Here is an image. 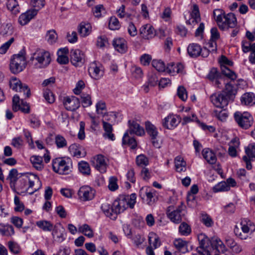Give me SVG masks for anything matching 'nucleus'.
<instances>
[{
  "instance_id": "0eeeda50",
  "label": "nucleus",
  "mask_w": 255,
  "mask_h": 255,
  "mask_svg": "<svg viewBox=\"0 0 255 255\" xmlns=\"http://www.w3.org/2000/svg\"><path fill=\"white\" fill-rule=\"evenodd\" d=\"M27 65L25 52L20 51L18 54L13 55L9 64L10 70L13 74H17L22 71Z\"/></svg>"
},
{
  "instance_id": "4468645a",
  "label": "nucleus",
  "mask_w": 255,
  "mask_h": 255,
  "mask_svg": "<svg viewBox=\"0 0 255 255\" xmlns=\"http://www.w3.org/2000/svg\"><path fill=\"white\" fill-rule=\"evenodd\" d=\"M181 122L180 117L177 115L169 114L162 121V126L168 129L172 130L176 128Z\"/></svg>"
},
{
  "instance_id": "58836bf2",
  "label": "nucleus",
  "mask_w": 255,
  "mask_h": 255,
  "mask_svg": "<svg viewBox=\"0 0 255 255\" xmlns=\"http://www.w3.org/2000/svg\"><path fill=\"white\" fill-rule=\"evenodd\" d=\"M7 8L13 14H17L20 11V6L16 0H8L6 2Z\"/></svg>"
},
{
  "instance_id": "864d4df0",
  "label": "nucleus",
  "mask_w": 255,
  "mask_h": 255,
  "mask_svg": "<svg viewBox=\"0 0 255 255\" xmlns=\"http://www.w3.org/2000/svg\"><path fill=\"white\" fill-rule=\"evenodd\" d=\"M178 232L181 236H187L191 233V228L187 223L182 222L178 227Z\"/></svg>"
},
{
  "instance_id": "5fc2aeb1",
  "label": "nucleus",
  "mask_w": 255,
  "mask_h": 255,
  "mask_svg": "<svg viewBox=\"0 0 255 255\" xmlns=\"http://www.w3.org/2000/svg\"><path fill=\"white\" fill-rule=\"evenodd\" d=\"M174 245L175 247L179 251L183 253L187 250V242L182 239H176L174 241Z\"/></svg>"
},
{
  "instance_id": "7ed1b4c3",
  "label": "nucleus",
  "mask_w": 255,
  "mask_h": 255,
  "mask_svg": "<svg viewBox=\"0 0 255 255\" xmlns=\"http://www.w3.org/2000/svg\"><path fill=\"white\" fill-rule=\"evenodd\" d=\"M52 164L53 171L61 175L69 174L72 171V160L71 158L67 156L53 159Z\"/></svg>"
},
{
  "instance_id": "6e6552de",
  "label": "nucleus",
  "mask_w": 255,
  "mask_h": 255,
  "mask_svg": "<svg viewBox=\"0 0 255 255\" xmlns=\"http://www.w3.org/2000/svg\"><path fill=\"white\" fill-rule=\"evenodd\" d=\"M234 117L238 125L243 128H249L253 123V117L248 112L237 111L234 113Z\"/></svg>"
},
{
  "instance_id": "5701e85b",
  "label": "nucleus",
  "mask_w": 255,
  "mask_h": 255,
  "mask_svg": "<svg viewBox=\"0 0 255 255\" xmlns=\"http://www.w3.org/2000/svg\"><path fill=\"white\" fill-rule=\"evenodd\" d=\"M156 191L147 187H142L139 192V196L143 198L145 195L146 197V202L148 205H152L155 202L154 195Z\"/></svg>"
},
{
  "instance_id": "a18cd8bd",
  "label": "nucleus",
  "mask_w": 255,
  "mask_h": 255,
  "mask_svg": "<svg viewBox=\"0 0 255 255\" xmlns=\"http://www.w3.org/2000/svg\"><path fill=\"white\" fill-rule=\"evenodd\" d=\"M212 245L214 246L216 250L219 253H224L227 251L225 245L219 238H213L211 243Z\"/></svg>"
},
{
  "instance_id": "412c9836",
  "label": "nucleus",
  "mask_w": 255,
  "mask_h": 255,
  "mask_svg": "<svg viewBox=\"0 0 255 255\" xmlns=\"http://www.w3.org/2000/svg\"><path fill=\"white\" fill-rule=\"evenodd\" d=\"M12 109L14 111L21 110L25 113L29 112V107L27 103L23 100H20L19 97L17 95H14L12 99Z\"/></svg>"
},
{
  "instance_id": "f03ea898",
  "label": "nucleus",
  "mask_w": 255,
  "mask_h": 255,
  "mask_svg": "<svg viewBox=\"0 0 255 255\" xmlns=\"http://www.w3.org/2000/svg\"><path fill=\"white\" fill-rule=\"evenodd\" d=\"M136 200L135 193L130 195H122L116 199L113 204V210L116 214L123 212L128 207L133 208Z\"/></svg>"
},
{
  "instance_id": "c9c22d12",
  "label": "nucleus",
  "mask_w": 255,
  "mask_h": 255,
  "mask_svg": "<svg viewBox=\"0 0 255 255\" xmlns=\"http://www.w3.org/2000/svg\"><path fill=\"white\" fill-rule=\"evenodd\" d=\"M68 54V49L67 48L59 49L57 51V62L61 64H67L69 62Z\"/></svg>"
},
{
  "instance_id": "0e129e2a",
  "label": "nucleus",
  "mask_w": 255,
  "mask_h": 255,
  "mask_svg": "<svg viewBox=\"0 0 255 255\" xmlns=\"http://www.w3.org/2000/svg\"><path fill=\"white\" fill-rule=\"evenodd\" d=\"M136 164L141 167L147 166L149 163L148 159L144 155L141 154L136 158Z\"/></svg>"
},
{
  "instance_id": "3c124183",
  "label": "nucleus",
  "mask_w": 255,
  "mask_h": 255,
  "mask_svg": "<svg viewBox=\"0 0 255 255\" xmlns=\"http://www.w3.org/2000/svg\"><path fill=\"white\" fill-rule=\"evenodd\" d=\"M36 226L44 231H51L53 230V226L49 221L40 220L36 222Z\"/></svg>"
},
{
  "instance_id": "4c0bfd02",
  "label": "nucleus",
  "mask_w": 255,
  "mask_h": 255,
  "mask_svg": "<svg viewBox=\"0 0 255 255\" xmlns=\"http://www.w3.org/2000/svg\"><path fill=\"white\" fill-rule=\"evenodd\" d=\"M82 147L77 143L72 144L68 148V150L71 155L77 158L84 156V154L82 153Z\"/></svg>"
},
{
  "instance_id": "49530a36",
  "label": "nucleus",
  "mask_w": 255,
  "mask_h": 255,
  "mask_svg": "<svg viewBox=\"0 0 255 255\" xmlns=\"http://www.w3.org/2000/svg\"><path fill=\"white\" fill-rule=\"evenodd\" d=\"M78 232L89 238H92L94 236L93 229L87 224L79 226Z\"/></svg>"
},
{
  "instance_id": "39448f33",
  "label": "nucleus",
  "mask_w": 255,
  "mask_h": 255,
  "mask_svg": "<svg viewBox=\"0 0 255 255\" xmlns=\"http://www.w3.org/2000/svg\"><path fill=\"white\" fill-rule=\"evenodd\" d=\"M39 177L34 174L26 173L23 175L19 181L17 189L20 194L28 193L31 194L33 191H29L33 187L35 182H39Z\"/></svg>"
},
{
  "instance_id": "f3484780",
  "label": "nucleus",
  "mask_w": 255,
  "mask_h": 255,
  "mask_svg": "<svg viewBox=\"0 0 255 255\" xmlns=\"http://www.w3.org/2000/svg\"><path fill=\"white\" fill-rule=\"evenodd\" d=\"M92 162L93 166L101 173L107 171L108 165V159L104 155L98 154L93 157Z\"/></svg>"
},
{
  "instance_id": "2f4dec72",
  "label": "nucleus",
  "mask_w": 255,
  "mask_h": 255,
  "mask_svg": "<svg viewBox=\"0 0 255 255\" xmlns=\"http://www.w3.org/2000/svg\"><path fill=\"white\" fill-rule=\"evenodd\" d=\"M30 162L32 167L36 170L41 171L45 166L43 157L39 155H32L30 158Z\"/></svg>"
},
{
  "instance_id": "6ab92c4d",
  "label": "nucleus",
  "mask_w": 255,
  "mask_h": 255,
  "mask_svg": "<svg viewBox=\"0 0 255 255\" xmlns=\"http://www.w3.org/2000/svg\"><path fill=\"white\" fill-rule=\"evenodd\" d=\"M236 181L232 178H229L225 181H222L215 185L213 188V191L215 192H225L230 190L231 187H235Z\"/></svg>"
},
{
  "instance_id": "4d7b16f0",
  "label": "nucleus",
  "mask_w": 255,
  "mask_h": 255,
  "mask_svg": "<svg viewBox=\"0 0 255 255\" xmlns=\"http://www.w3.org/2000/svg\"><path fill=\"white\" fill-rule=\"evenodd\" d=\"M246 155L251 159H255V143H250L245 147Z\"/></svg>"
},
{
  "instance_id": "6e6d98bb",
  "label": "nucleus",
  "mask_w": 255,
  "mask_h": 255,
  "mask_svg": "<svg viewBox=\"0 0 255 255\" xmlns=\"http://www.w3.org/2000/svg\"><path fill=\"white\" fill-rule=\"evenodd\" d=\"M158 81L157 78L154 75L149 77L147 82L143 86V89L145 92H148L150 87H153L156 85Z\"/></svg>"
},
{
  "instance_id": "c85d7f7f",
  "label": "nucleus",
  "mask_w": 255,
  "mask_h": 255,
  "mask_svg": "<svg viewBox=\"0 0 255 255\" xmlns=\"http://www.w3.org/2000/svg\"><path fill=\"white\" fill-rule=\"evenodd\" d=\"M129 128L127 130L128 133H134L138 136H142L144 134L145 131L144 128L141 127L138 123L134 121H129Z\"/></svg>"
},
{
  "instance_id": "13d9d810",
  "label": "nucleus",
  "mask_w": 255,
  "mask_h": 255,
  "mask_svg": "<svg viewBox=\"0 0 255 255\" xmlns=\"http://www.w3.org/2000/svg\"><path fill=\"white\" fill-rule=\"evenodd\" d=\"M58 38L57 34L54 30H50L47 32L46 39L50 44L55 43Z\"/></svg>"
},
{
  "instance_id": "473e14b6",
  "label": "nucleus",
  "mask_w": 255,
  "mask_h": 255,
  "mask_svg": "<svg viewBox=\"0 0 255 255\" xmlns=\"http://www.w3.org/2000/svg\"><path fill=\"white\" fill-rule=\"evenodd\" d=\"M184 70L183 64L178 63L176 64L171 63L166 66V72L169 74L174 75L176 73H182Z\"/></svg>"
},
{
  "instance_id": "37998d69",
  "label": "nucleus",
  "mask_w": 255,
  "mask_h": 255,
  "mask_svg": "<svg viewBox=\"0 0 255 255\" xmlns=\"http://www.w3.org/2000/svg\"><path fill=\"white\" fill-rule=\"evenodd\" d=\"M197 115L193 112H191L190 114L187 115L184 114L182 118V125H186L189 123L196 122L198 125L200 123Z\"/></svg>"
},
{
  "instance_id": "603ef678",
  "label": "nucleus",
  "mask_w": 255,
  "mask_h": 255,
  "mask_svg": "<svg viewBox=\"0 0 255 255\" xmlns=\"http://www.w3.org/2000/svg\"><path fill=\"white\" fill-rule=\"evenodd\" d=\"M78 169L84 175H89L91 173L90 165L85 161H81L78 163Z\"/></svg>"
},
{
  "instance_id": "052dcab7",
  "label": "nucleus",
  "mask_w": 255,
  "mask_h": 255,
  "mask_svg": "<svg viewBox=\"0 0 255 255\" xmlns=\"http://www.w3.org/2000/svg\"><path fill=\"white\" fill-rule=\"evenodd\" d=\"M101 209L106 216L112 218L113 212L114 213V212L113 210V207H111L109 203H103L101 205Z\"/></svg>"
},
{
  "instance_id": "8fccbe9b",
  "label": "nucleus",
  "mask_w": 255,
  "mask_h": 255,
  "mask_svg": "<svg viewBox=\"0 0 255 255\" xmlns=\"http://www.w3.org/2000/svg\"><path fill=\"white\" fill-rule=\"evenodd\" d=\"M191 18L190 20L194 24L198 23L200 20V15L199 7L197 4H193L191 13Z\"/></svg>"
},
{
  "instance_id": "f8f14e48",
  "label": "nucleus",
  "mask_w": 255,
  "mask_h": 255,
  "mask_svg": "<svg viewBox=\"0 0 255 255\" xmlns=\"http://www.w3.org/2000/svg\"><path fill=\"white\" fill-rule=\"evenodd\" d=\"M189 55L193 58L197 57L201 55L204 57H207L209 54V51L206 48L202 49L201 46L195 43L190 44L187 47Z\"/></svg>"
},
{
  "instance_id": "72a5a7b5",
  "label": "nucleus",
  "mask_w": 255,
  "mask_h": 255,
  "mask_svg": "<svg viewBox=\"0 0 255 255\" xmlns=\"http://www.w3.org/2000/svg\"><path fill=\"white\" fill-rule=\"evenodd\" d=\"M208 78L213 82H215V84L218 87L219 85L222 84V82H224V78L219 75V73L216 68H212L208 75Z\"/></svg>"
},
{
  "instance_id": "c03bdc74",
  "label": "nucleus",
  "mask_w": 255,
  "mask_h": 255,
  "mask_svg": "<svg viewBox=\"0 0 255 255\" xmlns=\"http://www.w3.org/2000/svg\"><path fill=\"white\" fill-rule=\"evenodd\" d=\"M102 123L103 125V128L105 132L104 134V136L105 138H108L111 140H114L115 136L114 134L112 133L113 127L112 125L105 121H102Z\"/></svg>"
},
{
  "instance_id": "20e7f679",
  "label": "nucleus",
  "mask_w": 255,
  "mask_h": 255,
  "mask_svg": "<svg viewBox=\"0 0 255 255\" xmlns=\"http://www.w3.org/2000/svg\"><path fill=\"white\" fill-rule=\"evenodd\" d=\"M240 227L236 226L234 228L235 235L242 240H246L250 238V236L255 231V225L248 219L241 220Z\"/></svg>"
},
{
  "instance_id": "774afa93",
  "label": "nucleus",
  "mask_w": 255,
  "mask_h": 255,
  "mask_svg": "<svg viewBox=\"0 0 255 255\" xmlns=\"http://www.w3.org/2000/svg\"><path fill=\"white\" fill-rule=\"evenodd\" d=\"M14 204L15 206L14 208L15 211L21 212L24 210V204L20 201L19 198L17 196H14Z\"/></svg>"
},
{
  "instance_id": "7c9ffc66",
  "label": "nucleus",
  "mask_w": 255,
  "mask_h": 255,
  "mask_svg": "<svg viewBox=\"0 0 255 255\" xmlns=\"http://www.w3.org/2000/svg\"><path fill=\"white\" fill-rule=\"evenodd\" d=\"M92 31L91 24L87 22H82L78 26V31L81 37H85L91 34Z\"/></svg>"
},
{
  "instance_id": "423d86ee",
  "label": "nucleus",
  "mask_w": 255,
  "mask_h": 255,
  "mask_svg": "<svg viewBox=\"0 0 255 255\" xmlns=\"http://www.w3.org/2000/svg\"><path fill=\"white\" fill-rule=\"evenodd\" d=\"M30 60L36 68H45L51 62L50 54L48 51L39 49L32 54Z\"/></svg>"
},
{
  "instance_id": "69168bd1",
  "label": "nucleus",
  "mask_w": 255,
  "mask_h": 255,
  "mask_svg": "<svg viewBox=\"0 0 255 255\" xmlns=\"http://www.w3.org/2000/svg\"><path fill=\"white\" fill-rule=\"evenodd\" d=\"M7 245L10 251L14 254H18L21 252L19 245L16 242L9 241L7 243Z\"/></svg>"
},
{
  "instance_id": "79ce46f5",
  "label": "nucleus",
  "mask_w": 255,
  "mask_h": 255,
  "mask_svg": "<svg viewBox=\"0 0 255 255\" xmlns=\"http://www.w3.org/2000/svg\"><path fill=\"white\" fill-rule=\"evenodd\" d=\"M213 116L218 120L225 122L229 116V113L224 108H219L214 111Z\"/></svg>"
},
{
  "instance_id": "ddd939ff",
  "label": "nucleus",
  "mask_w": 255,
  "mask_h": 255,
  "mask_svg": "<svg viewBox=\"0 0 255 255\" xmlns=\"http://www.w3.org/2000/svg\"><path fill=\"white\" fill-rule=\"evenodd\" d=\"M96 191L89 186L85 185L81 187L78 191L79 199L83 202L93 200L95 196Z\"/></svg>"
},
{
  "instance_id": "9b49d317",
  "label": "nucleus",
  "mask_w": 255,
  "mask_h": 255,
  "mask_svg": "<svg viewBox=\"0 0 255 255\" xmlns=\"http://www.w3.org/2000/svg\"><path fill=\"white\" fill-rule=\"evenodd\" d=\"M10 88L16 92H23L25 97H29L30 95V91L28 86L22 83L20 80L16 77H12L9 81Z\"/></svg>"
},
{
  "instance_id": "bf43d9fd",
  "label": "nucleus",
  "mask_w": 255,
  "mask_h": 255,
  "mask_svg": "<svg viewBox=\"0 0 255 255\" xmlns=\"http://www.w3.org/2000/svg\"><path fill=\"white\" fill-rule=\"evenodd\" d=\"M55 143L58 148H63L67 145V142L65 137L61 135L58 134L55 137Z\"/></svg>"
},
{
  "instance_id": "f704fd0d",
  "label": "nucleus",
  "mask_w": 255,
  "mask_h": 255,
  "mask_svg": "<svg viewBox=\"0 0 255 255\" xmlns=\"http://www.w3.org/2000/svg\"><path fill=\"white\" fill-rule=\"evenodd\" d=\"M242 105L246 106H253L255 104V94L249 92L244 94L241 98Z\"/></svg>"
},
{
  "instance_id": "09e8293b",
  "label": "nucleus",
  "mask_w": 255,
  "mask_h": 255,
  "mask_svg": "<svg viewBox=\"0 0 255 255\" xmlns=\"http://www.w3.org/2000/svg\"><path fill=\"white\" fill-rule=\"evenodd\" d=\"M176 170L178 172L185 171L186 170V163L183 157L177 156L174 160Z\"/></svg>"
},
{
  "instance_id": "dca6fc26",
  "label": "nucleus",
  "mask_w": 255,
  "mask_h": 255,
  "mask_svg": "<svg viewBox=\"0 0 255 255\" xmlns=\"http://www.w3.org/2000/svg\"><path fill=\"white\" fill-rule=\"evenodd\" d=\"M220 62L221 63V70L223 75L232 80H235L237 78V75L226 66H232L233 62L224 56L221 57Z\"/></svg>"
},
{
  "instance_id": "bb28decb",
  "label": "nucleus",
  "mask_w": 255,
  "mask_h": 255,
  "mask_svg": "<svg viewBox=\"0 0 255 255\" xmlns=\"http://www.w3.org/2000/svg\"><path fill=\"white\" fill-rule=\"evenodd\" d=\"M113 45L115 50L120 53H124L127 51V42L123 38H115L113 41Z\"/></svg>"
},
{
  "instance_id": "393cba45",
  "label": "nucleus",
  "mask_w": 255,
  "mask_h": 255,
  "mask_svg": "<svg viewBox=\"0 0 255 255\" xmlns=\"http://www.w3.org/2000/svg\"><path fill=\"white\" fill-rule=\"evenodd\" d=\"M139 34L143 39H151L155 36V30L150 24H145L140 28Z\"/></svg>"
},
{
  "instance_id": "de8ad7c7",
  "label": "nucleus",
  "mask_w": 255,
  "mask_h": 255,
  "mask_svg": "<svg viewBox=\"0 0 255 255\" xmlns=\"http://www.w3.org/2000/svg\"><path fill=\"white\" fill-rule=\"evenodd\" d=\"M122 142L123 144H127L132 149H135L137 146L135 139L133 137H129L128 131L124 133Z\"/></svg>"
},
{
  "instance_id": "9d476101",
  "label": "nucleus",
  "mask_w": 255,
  "mask_h": 255,
  "mask_svg": "<svg viewBox=\"0 0 255 255\" xmlns=\"http://www.w3.org/2000/svg\"><path fill=\"white\" fill-rule=\"evenodd\" d=\"M198 240L200 246L197 248V251L200 253H204V255H211V251L212 249L211 246L212 241L204 234H200L198 236Z\"/></svg>"
},
{
  "instance_id": "1a4fd4ad",
  "label": "nucleus",
  "mask_w": 255,
  "mask_h": 255,
  "mask_svg": "<svg viewBox=\"0 0 255 255\" xmlns=\"http://www.w3.org/2000/svg\"><path fill=\"white\" fill-rule=\"evenodd\" d=\"M167 217L174 224L180 223L184 216L183 206L181 205L177 207L169 206L166 211Z\"/></svg>"
},
{
  "instance_id": "aec40b11",
  "label": "nucleus",
  "mask_w": 255,
  "mask_h": 255,
  "mask_svg": "<svg viewBox=\"0 0 255 255\" xmlns=\"http://www.w3.org/2000/svg\"><path fill=\"white\" fill-rule=\"evenodd\" d=\"M37 14V10H33L32 8L27 9L20 14L18 19V23L22 26L25 25L34 18Z\"/></svg>"
},
{
  "instance_id": "b1692460",
  "label": "nucleus",
  "mask_w": 255,
  "mask_h": 255,
  "mask_svg": "<svg viewBox=\"0 0 255 255\" xmlns=\"http://www.w3.org/2000/svg\"><path fill=\"white\" fill-rule=\"evenodd\" d=\"M63 103L65 108L71 111L77 110L80 105L79 99L75 96L65 98Z\"/></svg>"
},
{
  "instance_id": "cd10ccee",
  "label": "nucleus",
  "mask_w": 255,
  "mask_h": 255,
  "mask_svg": "<svg viewBox=\"0 0 255 255\" xmlns=\"http://www.w3.org/2000/svg\"><path fill=\"white\" fill-rule=\"evenodd\" d=\"M52 234L55 240L58 242H62L65 239V230L61 225L54 227Z\"/></svg>"
},
{
  "instance_id": "e2e57ef3",
  "label": "nucleus",
  "mask_w": 255,
  "mask_h": 255,
  "mask_svg": "<svg viewBox=\"0 0 255 255\" xmlns=\"http://www.w3.org/2000/svg\"><path fill=\"white\" fill-rule=\"evenodd\" d=\"M120 23L116 17L112 16L110 18L109 22V27L111 30H118L120 28Z\"/></svg>"
},
{
  "instance_id": "c756f323",
  "label": "nucleus",
  "mask_w": 255,
  "mask_h": 255,
  "mask_svg": "<svg viewBox=\"0 0 255 255\" xmlns=\"http://www.w3.org/2000/svg\"><path fill=\"white\" fill-rule=\"evenodd\" d=\"M71 61L75 66H77L79 63H82L84 58V53L79 49H74L71 51Z\"/></svg>"
},
{
  "instance_id": "ea45409f",
  "label": "nucleus",
  "mask_w": 255,
  "mask_h": 255,
  "mask_svg": "<svg viewBox=\"0 0 255 255\" xmlns=\"http://www.w3.org/2000/svg\"><path fill=\"white\" fill-rule=\"evenodd\" d=\"M202 155L206 160L210 164H214L217 160L215 154L209 148L202 150Z\"/></svg>"
},
{
  "instance_id": "4be33fe9",
  "label": "nucleus",
  "mask_w": 255,
  "mask_h": 255,
  "mask_svg": "<svg viewBox=\"0 0 255 255\" xmlns=\"http://www.w3.org/2000/svg\"><path fill=\"white\" fill-rule=\"evenodd\" d=\"M145 128L147 133L151 138L153 145L157 148L159 147L160 144L157 139L158 132L156 128L149 122H147L145 123Z\"/></svg>"
},
{
  "instance_id": "a211bd4d",
  "label": "nucleus",
  "mask_w": 255,
  "mask_h": 255,
  "mask_svg": "<svg viewBox=\"0 0 255 255\" xmlns=\"http://www.w3.org/2000/svg\"><path fill=\"white\" fill-rule=\"evenodd\" d=\"M227 95L224 92L213 94L211 97V101L213 104L218 108L223 109L228 104Z\"/></svg>"
},
{
  "instance_id": "a878e982",
  "label": "nucleus",
  "mask_w": 255,
  "mask_h": 255,
  "mask_svg": "<svg viewBox=\"0 0 255 255\" xmlns=\"http://www.w3.org/2000/svg\"><path fill=\"white\" fill-rule=\"evenodd\" d=\"M240 142L237 138L232 139L229 143L228 154L232 157L237 156L240 148Z\"/></svg>"
},
{
  "instance_id": "a19ab883",
  "label": "nucleus",
  "mask_w": 255,
  "mask_h": 255,
  "mask_svg": "<svg viewBox=\"0 0 255 255\" xmlns=\"http://www.w3.org/2000/svg\"><path fill=\"white\" fill-rule=\"evenodd\" d=\"M0 234L2 236H11L14 234V228L9 224L0 223Z\"/></svg>"
},
{
  "instance_id": "680f3d73",
  "label": "nucleus",
  "mask_w": 255,
  "mask_h": 255,
  "mask_svg": "<svg viewBox=\"0 0 255 255\" xmlns=\"http://www.w3.org/2000/svg\"><path fill=\"white\" fill-rule=\"evenodd\" d=\"M153 67L159 72L166 71V67L163 61L160 60H153L152 62Z\"/></svg>"
},
{
  "instance_id": "338daca9",
  "label": "nucleus",
  "mask_w": 255,
  "mask_h": 255,
  "mask_svg": "<svg viewBox=\"0 0 255 255\" xmlns=\"http://www.w3.org/2000/svg\"><path fill=\"white\" fill-rule=\"evenodd\" d=\"M30 4L34 8H32L33 10H37L38 13V11L45 5L44 0H31Z\"/></svg>"
},
{
  "instance_id": "e433bc0d",
  "label": "nucleus",
  "mask_w": 255,
  "mask_h": 255,
  "mask_svg": "<svg viewBox=\"0 0 255 255\" xmlns=\"http://www.w3.org/2000/svg\"><path fill=\"white\" fill-rule=\"evenodd\" d=\"M148 243L149 246L153 247L154 249L159 248L161 245V241L159 237L156 234L153 232L149 233Z\"/></svg>"
},
{
  "instance_id": "2eb2a0df",
  "label": "nucleus",
  "mask_w": 255,
  "mask_h": 255,
  "mask_svg": "<svg viewBox=\"0 0 255 255\" xmlns=\"http://www.w3.org/2000/svg\"><path fill=\"white\" fill-rule=\"evenodd\" d=\"M88 72L93 79L98 80L104 75V68L100 62L94 61L90 64Z\"/></svg>"
},
{
  "instance_id": "f257e3e1",
  "label": "nucleus",
  "mask_w": 255,
  "mask_h": 255,
  "mask_svg": "<svg viewBox=\"0 0 255 255\" xmlns=\"http://www.w3.org/2000/svg\"><path fill=\"white\" fill-rule=\"evenodd\" d=\"M213 15L217 24L221 30L225 31L230 28H234L238 24L236 15L233 13H225L220 9H216Z\"/></svg>"
}]
</instances>
